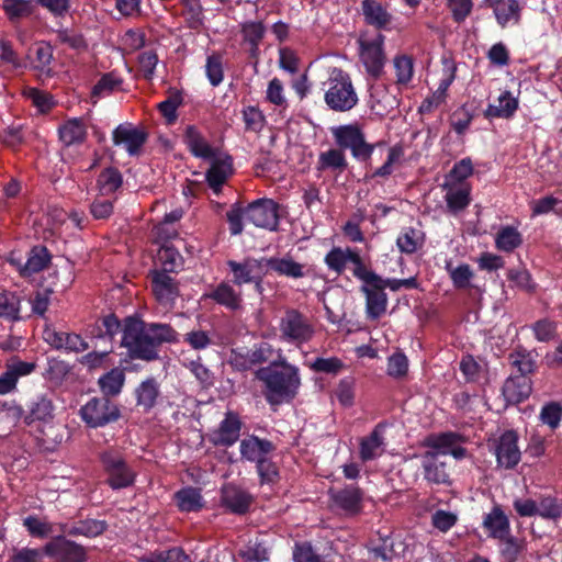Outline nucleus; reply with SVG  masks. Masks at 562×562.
<instances>
[{"instance_id": "1", "label": "nucleus", "mask_w": 562, "mask_h": 562, "mask_svg": "<svg viewBox=\"0 0 562 562\" xmlns=\"http://www.w3.org/2000/svg\"><path fill=\"white\" fill-rule=\"evenodd\" d=\"M99 319L109 342L122 333L121 347L126 349L132 360L156 361L162 345L179 341V334L170 324L145 322L138 315L126 316L121 322L115 314L110 313Z\"/></svg>"}, {"instance_id": "2", "label": "nucleus", "mask_w": 562, "mask_h": 562, "mask_svg": "<svg viewBox=\"0 0 562 562\" xmlns=\"http://www.w3.org/2000/svg\"><path fill=\"white\" fill-rule=\"evenodd\" d=\"M256 379L263 382V396L271 406L291 402L301 385L300 373L279 372L273 367H262L256 371Z\"/></svg>"}, {"instance_id": "3", "label": "nucleus", "mask_w": 562, "mask_h": 562, "mask_svg": "<svg viewBox=\"0 0 562 562\" xmlns=\"http://www.w3.org/2000/svg\"><path fill=\"white\" fill-rule=\"evenodd\" d=\"M8 413L25 426L48 424L54 419L55 405L49 393L36 392L26 396L21 403L12 402Z\"/></svg>"}, {"instance_id": "4", "label": "nucleus", "mask_w": 562, "mask_h": 562, "mask_svg": "<svg viewBox=\"0 0 562 562\" xmlns=\"http://www.w3.org/2000/svg\"><path fill=\"white\" fill-rule=\"evenodd\" d=\"M330 134L338 148L344 153L349 150L353 159L366 164L371 159L375 147L384 144L367 142L366 133L357 122L333 126Z\"/></svg>"}, {"instance_id": "5", "label": "nucleus", "mask_w": 562, "mask_h": 562, "mask_svg": "<svg viewBox=\"0 0 562 562\" xmlns=\"http://www.w3.org/2000/svg\"><path fill=\"white\" fill-rule=\"evenodd\" d=\"M98 457L105 475V483L112 490H123L135 483L137 473L126 461L121 448L108 447L100 451Z\"/></svg>"}, {"instance_id": "6", "label": "nucleus", "mask_w": 562, "mask_h": 562, "mask_svg": "<svg viewBox=\"0 0 562 562\" xmlns=\"http://www.w3.org/2000/svg\"><path fill=\"white\" fill-rule=\"evenodd\" d=\"M327 83L324 100L330 110L347 112L357 105L358 94L347 71L338 67L331 68Z\"/></svg>"}, {"instance_id": "7", "label": "nucleus", "mask_w": 562, "mask_h": 562, "mask_svg": "<svg viewBox=\"0 0 562 562\" xmlns=\"http://www.w3.org/2000/svg\"><path fill=\"white\" fill-rule=\"evenodd\" d=\"M280 339L301 346L308 342L315 329L310 317L296 308H286L279 322Z\"/></svg>"}, {"instance_id": "8", "label": "nucleus", "mask_w": 562, "mask_h": 562, "mask_svg": "<svg viewBox=\"0 0 562 562\" xmlns=\"http://www.w3.org/2000/svg\"><path fill=\"white\" fill-rule=\"evenodd\" d=\"M81 420L90 428L105 427L116 423L121 411L116 403L106 396L92 397L79 411Z\"/></svg>"}, {"instance_id": "9", "label": "nucleus", "mask_w": 562, "mask_h": 562, "mask_svg": "<svg viewBox=\"0 0 562 562\" xmlns=\"http://www.w3.org/2000/svg\"><path fill=\"white\" fill-rule=\"evenodd\" d=\"M272 353V346L269 342L261 341L255 344L252 348L232 349L228 363L233 370L245 372L269 361Z\"/></svg>"}, {"instance_id": "10", "label": "nucleus", "mask_w": 562, "mask_h": 562, "mask_svg": "<svg viewBox=\"0 0 562 562\" xmlns=\"http://www.w3.org/2000/svg\"><path fill=\"white\" fill-rule=\"evenodd\" d=\"M246 218L256 227L276 232L280 222L279 204L272 199H257L246 205Z\"/></svg>"}, {"instance_id": "11", "label": "nucleus", "mask_w": 562, "mask_h": 562, "mask_svg": "<svg viewBox=\"0 0 562 562\" xmlns=\"http://www.w3.org/2000/svg\"><path fill=\"white\" fill-rule=\"evenodd\" d=\"M66 536L63 533L53 537L44 546V553L55 562H86L88 558L86 548Z\"/></svg>"}, {"instance_id": "12", "label": "nucleus", "mask_w": 562, "mask_h": 562, "mask_svg": "<svg viewBox=\"0 0 562 562\" xmlns=\"http://www.w3.org/2000/svg\"><path fill=\"white\" fill-rule=\"evenodd\" d=\"M328 495L333 506L345 516L355 517L363 509L364 491L356 484L330 488Z\"/></svg>"}, {"instance_id": "13", "label": "nucleus", "mask_w": 562, "mask_h": 562, "mask_svg": "<svg viewBox=\"0 0 562 562\" xmlns=\"http://www.w3.org/2000/svg\"><path fill=\"white\" fill-rule=\"evenodd\" d=\"M384 35L379 33L372 40H359L360 58L367 72L374 79L381 77L385 65Z\"/></svg>"}, {"instance_id": "14", "label": "nucleus", "mask_w": 562, "mask_h": 562, "mask_svg": "<svg viewBox=\"0 0 562 562\" xmlns=\"http://www.w3.org/2000/svg\"><path fill=\"white\" fill-rule=\"evenodd\" d=\"M518 439L517 431L508 429L494 441L493 451L498 467L512 470L518 465L521 459Z\"/></svg>"}, {"instance_id": "15", "label": "nucleus", "mask_w": 562, "mask_h": 562, "mask_svg": "<svg viewBox=\"0 0 562 562\" xmlns=\"http://www.w3.org/2000/svg\"><path fill=\"white\" fill-rule=\"evenodd\" d=\"M241 428L243 422L239 415L228 411L218 427L209 434V441L214 447H232L239 440Z\"/></svg>"}, {"instance_id": "16", "label": "nucleus", "mask_w": 562, "mask_h": 562, "mask_svg": "<svg viewBox=\"0 0 562 562\" xmlns=\"http://www.w3.org/2000/svg\"><path fill=\"white\" fill-rule=\"evenodd\" d=\"M227 267L233 273L232 282L235 285L259 283L263 280L266 272L262 271L265 265L263 257L260 259L246 257L243 261L228 260Z\"/></svg>"}, {"instance_id": "17", "label": "nucleus", "mask_w": 562, "mask_h": 562, "mask_svg": "<svg viewBox=\"0 0 562 562\" xmlns=\"http://www.w3.org/2000/svg\"><path fill=\"white\" fill-rule=\"evenodd\" d=\"M37 368L34 361H23L18 356L5 362V371L0 375V395H7L16 390L21 378L31 375Z\"/></svg>"}, {"instance_id": "18", "label": "nucleus", "mask_w": 562, "mask_h": 562, "mask_svg": "<svg viewBox=\"0 0 562 562\" xmlns=\"http://www.w3.org/2000/svg\"><path fill=\"white\" fill-rule=\"evenodd\" d=\"M384 278L376 282L362 284L360 292L366 297V316L370 321L379 319L387 308V295L385 293Z\"/></svg>"}, {"instance_id": "19", "label": "nucleus", "mask_w": 562, "mask_h": 562, "mask_svg": "<svg viewBox=\"0 0 562 562\" xmlns=\"http://www.w3.org/2000/svg\"><path fill=\"white\" fill-rule=\"evenodd\" d=\"M170 272L154 269L149 271L151 292L160 304H173L180 295L179 283Z\"/></svg>"}, {"instance_id": "20", "label": "nucleus", "mask_w": 562, "mask_h": 562, "mask_svg": "<svg viewBox=\"0 0 562 562\" xmlns=\"http://www.w3.org/2000/svg\"><path fill=\"white\" fill-rule=\"evenodd\" d=\"M277 449L276 445L266 438L257 435H247L239 442L240 458L251 463H257L267 458Z\"/></svg>"}, {"instance_id": "21", "label": "nucleus", "mask_w": 562, "mask_h": 562, "mask_svg": "<svg viewBox=\"0 0 562 562\" xmlns=\"http://www.w3.org/2000/svg\"><path fill=\"white\" fill-rule=\"evenodd\" d=\"M44 340L56 350L68 352H82L89 349V344L76 333L57 331L46 328L43 333Z\"/></svg>"}, {"instance_id": "22", "label": "nucleus", "mask_w": 562, "mask_h": 562, "mask_svg": "<svg viewBox=\"0 0 562 562\" xmlns=\"http://www.w3.org/2000/svg\"><path fill=\"white\" fill-rule=\"evenodd\" d=\"M147 138L146 132L124 124L116 126L112 134L113 144L124 145L130 156L138 155Z\"/></svg>"}, {"instance_id": "23", "label": "nucleus", "mask_w": 562, "mask_h": 562, "mask_svg": "<svg viewBox=\"0 0 562 562\" xmlns=\"http://www.w3.org/2000/svg\"><path fill=\"white\" fill-rule=\"evenodd\" d=\"M422 469L424 479L429 484H451L448 465L438 457V453H432V451L424 452V454L422 456Z\"/></svg>"}, {"instance_id": "24", "label": "nucleus", "mask_w": 562, "mask_h": 562, "mask_svg": "<svg viewBox=\"0 0 562 562\" xmlns=\"http://www.w3.org/2000/svg\"><path fill=\"white\" fill-rule=\"evenodd\" d=\"M532 392V381L530 376L509 375L502 387V394L507 404L517 405L529 398Z\"/></svg>"}, {"instance_id": "25", "label": "nucleus", "mask_w": 562, "mask_h": 562, "mask_svg": "<svg viewBox=\"0 0 562 562\" xmlns=\"http://www.w3.org/2000/svg\"><path fill=\"white\" fill-rule=\"evenodd\" d=\"M221 503L232 514L245 515L250 508L252 496L234 484H226L221 490Z\"/></svg>"}, {"instance_id": "26", "label": "nucleus", "mask_w": 562, "mask_h": 562, "mask_svg": "<svg viewBox=\"0 0 562 562\" xmlns=\"http://www.w3.org/2000/svg\"><path fill=\"white\" fill-rule=\"evenodd\" d=\"M483 5L493 10L497 24L504 29L510 22L519 23L521 19V5L518 0H483Z\"/></svg>"}, {"instance_id": "27", "label": "nucleus", "mask_w": 562, "mask_h": 562, "mask_svg": "<svg viewBox=\"0 0 562 562\" xmlns=\"http://www.w3.org/2000/svg\"><path fill=\"white\" fill-rule=\"evenodd\" d=\"M482 526L487 531L488 537L493 539L501 540L512 535L510 521L501 505H495L483 517Z\"/></svg>"}, {"instance_id": "28", "label": "nucleus", "mask_w": 562, "mask_h": 562, "mask_svg": "<svg viewBox=\"0 0 562 562\" xmlns=\"http://www.w3.org/2000/svg\"><path fill=\"white\" fill-rule=\"evenodd\" d=\"M211 160V166L205 173V180L213 192L218 194L223 184L233 173V159L231 156H226L225 158H217L215 156V158Z\"/></svg>"}, {"instance_id": "29", "label": "nucleus", "mask_w": 562, "mask_h": 562, "mask_svg": "<svg viewBox=\"0 0 562 562\" xmlns=\"http://www.w3.org/2000/svg\"><path fill=\"white\" fill-rule=\"evenodd\" d=\"M362 14L368 25L374 26L376 30H389L392 22V14L378 0H362Z\"/></svg>"}, {"instance_id": "30", "label": "nucleus", "mask_w": 562, "mask_h": 562, "mask_svg": "<svg viewBox=\"0 0 562 562\" xmlns=\"http://www.w3.org/2000/svg\"><path fill=\"white\" fill-rule=\"evenodd\" d=\"M109 525L105 520L87 518L81 519L72 525H60V531L67 536L77 537L83 536L87 538H95L106 531Z\"/></svg>"}, {"instance_id": "31", "label": "nucleus", "mask_w": 562, "mask_h": 562, "mask_svg": "<svg viewBox=\"0 0 562 562\" xmlns=\"http://www.w3.org/2000/svg\"><path fill=\"white\" fill-rule=\"evenodd\" d=\"M203 297L210 299L232 312L239 310L243 302L240 293L236 292L233 285L225 281L218 283L210 292L204 293Z\"/></svg>"}, {"instance_id": "32", "label": "nucleus", "mask_w": 562, "mask_h": 562, "mask_svg": "<svg viewBox=\"0 0 562 562\" xmlns=\"http://www.w3.org/2000/svg\"><path fill=\"white\" fill-rule=\"evenodd\" d=\"M183 137L186 145L194 157L207 160L215 158L216 149L206 142L195 125H188Z\"/></svg>"}, {"instance_id": "33", "label": "nucleus", "mask_w": 562, "mask_h": 562, "mask_svg": "<svg viewBox=\"0 0 562 562\" xmlns=\"http://www.w3.org/2000/svg\"><path fill=\"white\" fill-rule=\"evenodd\" d=\"M465 442L464 436L456 431H443L438 434H430L425 437L423 446L429 448L432 453L440 456H448V451L457 443Z\"/></svg>"}, {"instance_id": "34", "label": "nucleus", "mask_w": 562, "mask_h": 562, "mask_svg": "<svg viewBox=\"0 0 562 562\" xmlns=\"http://www.w3.org/2000/svg\"><path fill=\"white\" fill-rule=\"evenodd\" d=\"M58 136L67 147L81 145L88 136L87 125L81 117L69 119L58 127Z\"/></svg>"}, {"instance_id": "35", "label": "nucleus", "mask_w": 562, "mask_h": 562, "mask_svg": "<svg viewBox=\"0 0 562 562\" xmlns=\"http://www.w3.org/2000/svg\"><path fill=\"white\" fill-rule=\"evenodd\" d=\"M384 446L383 427L379 424L360 440L359 457L363 462L374 460L383 453Z\"/></svg>"}, {"instance_id": "36", "label": "nucleus", "mask_w": 562, "mask_h": 562, "mask_svg": "<svg viewBox=\"0 0 562 562\" xmlns=\"http://www.w3.org/2000/svg\"><path fill=\"white\" fill-rule=\"evenodd\" d=\"M136 405L145 413L151 411L160 396V385L156 378L149 376L142 381L134 391Z\"/></svg>"}, {"instance_id": "37", "label": "nucleus", "mask_w": 562, "mask_h": 562, "mask_svg": "<svg viewBox=\"0 0 562 562\" xmlns=\"http://www.w3.org/2000/svg\"><path fill=\"white\" fill-rule=\"evenodd\" d=\"M265 266L277 272L279 276L300 279L305 277L304 266L294 261L290 256L265 258Z\"/></svg>"}, {"instance_id": "38", "label": "nucleus", "mask_w": 562, "mask_h": 562, "mask_svg": "<svg viewBox=\"0 0 562 562\" xmlns=\"http://www.w3.org/2000/svg\"><path fill=\"white\" fill-rule=\"evenodd\" d=\"M125 383V370L121 367H114L98 380V385L102 396L111 397L121 393Z\"/></svg>"}, {"instance_id": "39", "label": "nucleus", "mask_w": 562, "mask_h": 562, "mask_svg": "<svg viewBox=\"0 0 562 562\" xmlns=\"http://www.w3.org/2000/svg\"><path fill=\"white\" fill-rule=\"evenodd\" d=\"M348 168V160L346 154L338 148H329L326 151H322L317 160V170L325 171L331 170L337 173L344 172Z\"/></svg>"}, {"instance_id": "40", "label": "nucleus", "mask_w": 562, "mask_h": 562, "mask_svg": "<svg viewBox=\"0 0 562 562\" xmlns=\"http://www.w3.org/2000/svg\"><path fill=\"white\" fill-rule=\"evenodd\" d=\"M510 364L517 369L516 375L529 376L537 370L536 359L532 351L519 346L508 355Z\"/></svg>"}, {"instance_id": "41", "label": "nucleus", "mask_w": 562, "mask_h": 562, "mask_svg": "<svg viewBox=\"0 0 562 562\" xmlns=\"http://www.w3.org/2000/svg\"><path fill=\"white\" fill-rule=\"evenodd\" d=\"M445 269L448 272L456 290H468L472 288L474 272L470 265L461 263L458 267H454L451 261H447Z\"/></svg>"}, {"instance_id": "42", "label": "nucleus", "mask_w": 562, "mask_h": 562, "mask_svg": "<svg viewBox=\"0 0 562 562\" xmlns=\"http://www.w3.org/2000/svg\"><path fill=\"white\" fill-rule=\"evenodd\" d=\"M175 499L181 512H199L203 507V497L199 488L188 486L175 494Z\"/></svg>"}, {"instance_id": "43", "label": "nucleus", "mask_w": 562, "mask_h": 562, "mask_svg": "<svg viewBox=\"0 0 562 562\" xmlns=\"http://www.w3.org/2000/svg\"><path fill=\"white\" fill-rule=\"evenodd\" d=\"M52 256L45 246H35L22 269L23 276H32L48 267Z\"/></svg>"}, {"instance_id": "44", "label": "nucleus", "mask_w": 562, "mask_h": 562, "mask_svg": "<svg viewBox=\"0 0 562 562\" xmlns=\"http://www.w3.org/2000/svg\"><path fill=\"white\" fill-rule=\"evenodd\" d=\"M187 27L200 32L204 26V9L201 0H181Z\"/></svg>"}, {"instance_id": "45", "label": "nucleus", "mask_w": 562, "mask_h": 562, "mask_svg": "<svg viewBox=\"0 0 562 562\" xmlns=\"http://www.w3.org/2000/svg\"><path fill=\"white\" fill-rule=\"evenodd\" d=\"M157 260L161 268L159 271L177 272L183 263L182 256L176 247L170 244H162L157 252Z\"/></svg>"}, {"instance_id": "46", "label": "nucleus", "mask_w": 562, "mask_h": 562, "mask_svg": "<svg viewBox=\"0 0 562 562\" xmlns=\"http://www.w3.org/2000/svg\"><path fill=\"white\" fill-rule=\"evenodd\" d=\"M423 244L424 233L414 227H404L396 239L400 251L407 255L416 252Z\"/></svg>"}, {"instance_id": "47", "label": "nucleus", "mask_w": 562, "mask_h": 562, "mask_svg": "<svg viewBox=\"0 0 562 562\" xmlns=\"http://www.w3.org/2000/svg\"><path fill=\"white\" fill-rule=\"evenodd\" d=\"M522 244V236L514 226L502 227L495 236V247L505 252H512Z\"/></svg>"}, {"instance_id": "48", "label": "nucleus", "mask_w": 562, "mask_h": 562, "mask_svg": "<svg viewBox=\"0 0 562 562\" xmlns=\"http://www.w3.org/2000/svg\"><path fill=\"white\" fill-rule=\"evenodd\" d=\"M352 252L353 248L342 249L335 246L325 255L324 262L329 270L340 276L345 272L347 265L350 263Z\"/></svg>"}, {"instance_id": "49", "label": "nucleus", "mask_w": 562, "mask_h": 562, "mask_svg": "<svg viewBox=\"0 0 562 562\" xmlns=\"http://www.w3.org/2000/svg\"><path fill=\"white\" fill-rule=\"evenodd\" d=\"M2 9L11 22H19L34 12L31 0H3Z\"/></svg>"}, {"instance_id": "50", "label": "nucleus", "mask_w": 562, "mask_h": 562, "mask_svg": "<svg viewBox=\"0 0 562 562\" xmlns=\"http://www.w3.org/2000/svg\"><path fill=\"white\" fill-rule=\"evenodd\" d=\"M168 98L161 101L157 108L161 115L166 119L168 124H172L177 121L178 114L177 110L183 103V97L181 91L177 89H169Z\"/></svg>"}, {"instance_id": "51", "label": "nucleus", "mask_w": 562, "mask_h": 562, "mask_svg": "<svg viewBox=\"0 0 562 562\" xmlns=\"http://www.w3.org/2000/svg\"><path fill=\"white\" fill-rule=\"evenodd\" d=\"M537 504L538 516L541 518L558 520L562 517V498L553 495H542Z\"/></svg>"}, {"instance_id": "52", "label": "nucleus", "mask_w": 562, "mask_h": 562, "mask_svg": "<svg viewBox=\"0 0 562 562\" xmlns=\"http://www.w3.org/2000/svg\"><path fill=\"white\" fill-rule=\"evenodd\" d=\"M501 541L503 542L499 550L502 562H518L519 557L526 550L525 540L509 535Z\"/></svg>"}, {"instance_id": "53", "label": "nucleus", "mask_w": 562, "mask_h": 562, "mask_svg": "<svg viewBox=\"0 0 562 562\" xmlns=\"http://www.w3.org/2000/svg\"><path fill=\"white\" fill-rule=\"evenodd\" d=\"M243 122L245 124V132L249 133H260L266 123V116L262 111L255 105H247L241 111Z\"/></svg>"}, {"instance_id": "54", "label": "nucleus", "mask_w": 562, "mask_h": 562, "mask_svg": "<svg viewBox=\"0 0 562 562\" xmlns=\"http://www.w3.org/2000/svg\"><path fill=\"white\" fill-rule=\"evenodd\" d=\"M449 212L457 214L467 209L471 202L470 189L449 188L445 196Z\"/></svg>"}, {"instance_id": "55", "label": "nucleus", "mask_w": 562, "mask_h": 562, "mask_svg": "<svg viewBox=\"0 0 562 562\" xmlns=\"http://www.w3.org/2000/svg\"><path fill=\"white\" fill-rule=\"evenodd\" d=\"M103 193H114L123 183V177L115 167H108L102 170L97 180Z\"/></svg>"}, {"instance_id": "56", "label": "nucleus", "mask_w": 562, "mask_h": 562, "mask_svg": "<svg viewBox=\"0 0 562 562\" xmlns=\"http://www.w3.org/2000/svg\"><path fill=\"white\" fill-rule=\"evenodd\" d=\"M350 263L353 265L352 276L356 279L362 281L363 284L376 282L380 280L381 276L367 267L364 260L357 249H353L352 256L350 257Z\"/></svg>"}, {"instance_id": "57", "label": "nucleus", "mask_w": 562, "mask_h": 562, "mask_svg": "<svg viewBox=\"0 0 562 562\" xmlns=\"http://www.w3.org/2000/svg\"><path fill=\"white\" fill-rule=\"evenodd\" d=\"M122 83L123 79L114 71L106 72L102 75L98 82L93 86L91 95L101 98L104 94H110L114 90L119 89Z\"/></svg>"}, {"instance_id": "58", "label": "nucleus", "mask_w": 562, "mask_h": 562, "mask_svg": "<svg viewBox=\"0 0 562 562\" xmlns=\"http://www.w3.org/2000/svg\"><path fill=\"white\" fill-rule=\"evenodd\" d=\"M112 350L91 351L81 357L79 362L87 368L88 371L106 369L113 364L110 353Z\"/></svg>"}, {"instance_id": "59", "label": "nucleus", "mask_w": 562, "mask_h": 562, "mask_svg": "<svg viewBox=\"0 0 562 562\" xmlns=\"http://www.w3.org/2000/svg\"><path fill=\"white\" fill-rule=\"evenodd\" d=\"M244 217H246V206H244V204L239 201L233 203L226 213L228 229L232 236H237L243 233Z\"/></svg>"}, {"instance_id": "60", "label": "nucleus", "mask_w": 562, "mask_h": 562, "mask_svg": "<svg viewBox=\"0 0 562 562\" xmlns=\"http://www.w3.org/2000/svg\"><path fill=\"white\" fill-rule=\"evenodd\" d=\"M24 95L32 101L33 105L43 114L48 113L55 105L56 101L53 95L37 88H27Z\"/></svg>"}, {"instance_id": "61", "label": "nucleus", "mask_w": 562, "mask_h": 562, "mask_svg": "<svg viewBox=\"0 0 562 562\" xmlns=\"http://www.w3.org/2000/svg\"><path fill=\"white\" fill-rule=\"evenodd\" d=\"M535 338L540 342H548L557 337L558 323L544 317L531 325Z\"/></svg>"}, {"instance_id": "62", "label": "nucleus", "mask_w": 562, "mask_h": 562, "mask_svg": "<svg viewBox=\"0 0 562 562\" xmlns=\"http://www.w3.org/2000/svg\"><path fill=\"white\" fill-rule=\"evenodd\" d=\"M20 321V300L13 293H0V318Z\"/></svg>"}, {"instance_id": "63", "label": "nucleus", "mask_w": 562, "mask_h": 562, "mask_svg": "<svg viewBox=\"0 0 562 562\" xmlns=\"http://www.w3.org/2000/svg\"><path fill=\"white\" fill-rule=\"evenodd\" d=\"M540 420L552 430L560 426L562 420V405L559 402H550L542 406Z\"/></svg>"}, {"instance_id": "64", "label": "nucleus", "mask_w": 562, "mask_h": 562, "mask_svg": "<svg viewBox=\"0 0 562 562\" xmlns=\"http://www.w3.org/2000/svg\"><path fill=\"white\" fill-rule=\"evenodd\" d=\"M143 562H192L191 558L180 547H173L169 550L161 551L151 559Z\"/></svg>"}]
</instances>
